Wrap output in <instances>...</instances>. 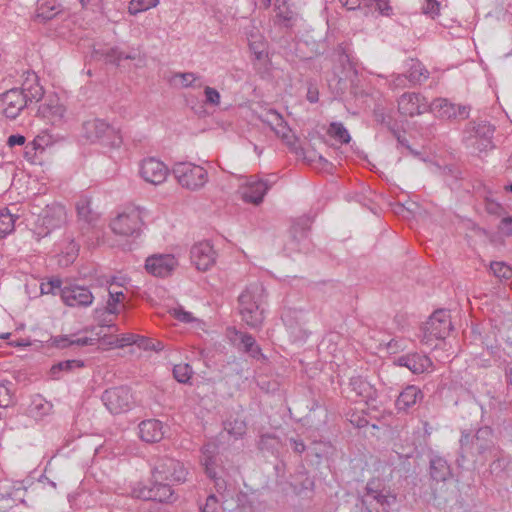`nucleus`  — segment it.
<instances>
[{
	"label": "nucleus",
	"mask_w": 512,
	"mask_h": 512,
	"mask_svg": "<svg viewBox=\"0 0 512 512\" xmlns=\"http://www.w3.org/2000/svg\"><path fill=\"white\" fill-rule=\"evenodd\" d=\"M142 225V210L138 207L127 208L110 223L115 234L133 237L140 235Z\"/></svg>",
	"instance_id": "nucleus-10"
},
{
	"label": "nucleus",
	"mask_w": 512,
	"mask_h": 512,
	"mask_svg": "<svg viewBox=\"0 0 512 512\" xmlns=\"http://www.w3.org/2000/svg\"><path fill=\"white\" fill-rule=\"evenodd\" d=\"M66 109L56 97H50L47 101L39 106L38 115L48 120L52 125L62 122Z\"/></svg>",
	"instance_id": "nucleus-23"
},
{
	"label": "nucleus",
	"mask_w": 512,
	"mask_h": 512,
	"mask_svg": "<svg viewBox=\"0 0 512 512\" xmlns=\"http://www.w3.org/2000/svg\"><path fill=\"white\" fill-rule=\"evenodd\" d=\"M505 378L507 384L512 388V366L509 365L505 369Z\"/></svg>",
	"instance_id": "nucleus-64"
},
{
	"label": "nucleus",
	"mask_w": 512,
	"mask_h": 512,
	"mask_svg": "<svg viewBox=\"0 0 512 512\" xmlns=\"http://www.w3.org/2000/svg\"><path fill=\"white\" fill-rule=\"evenodd\" d=\"M452 329L450 314L447 310L435 311L421 328V341L432 344L433 340H442L449 335Z\"/></svg>",
	"instance_id": "nucleus-8"
},
{
	"label": "nucleus",
	"mask_w": 512,
	"mask_h": 512,
	"mask_svg": "<svg viewBox=\"0 0 512 512\" xmlns=\"http://www.w3.org/2000/svg\"><path fill=\"white\" fill-rule=\"evenodd\" d=\"M15 216L8 209L0 210V239L14 230Z\"/></svg>",
	"instance_id": "nucleus-36"
},
{
	"label": "nucleus",
	"mask_w": 512,
	"mask_h": 512,
	"mask_svg": "<svg viewBox=\"0 0 512 512\" xmlns=\"http://www.w3.org/2000/svg\"><path fill=\"white\" fill-rule=\"evenodd\" d=\"M328 134L341 143H349L351 140L348 130L340 122H332L328 128Z\"/></svg>",
	"instance_id": "nucleus-38"
},
{
	"label": "nucleus",
	"mask_w": 512,
	"mask_h": 512,
	"mask_svg": "<svg viewBox=\"0 0 512 512\" xmlns=\"http://www.w3.org/2000/svg\"><path fill=\"white\" fill-rule=\"evenodd\" d=\"M101 328L98 332L95 333V337H77L74 336H57V337H50L48 342L51 343V346L57 347V348H67L72 346H91L95 345L101 338L105 336L103 334L102 329L104 327H107L109 329L113 328L115 331L117 330L115 324H108L105 320H100Z\"/></svg>",
	"instance_id": "nucleus-15"
},
{
	"label": "nucleus",
	"mask_w": 512,
	"mask_h": 512,
	"mask_svg": "<svg viewBox=\"0 0 512 512\" xmlns=\"http://www.w3.org/2000/svg\"><path fill=\"white\" fill-rule=\"evenodd\" d=\"M66 222V210L61 204L47 205L39 214L36 221L35 234L41 238L48 236L53 230L60 228Z\"/></svg>",
	"instance_id": "nucleus-11"
},
{
	"label": "nucleus",
	"mask_w": 512,
	"mask_h": 512,
	"mask_svg": "<svg viewBox=\"0 0 512 512\" xmlns=\"http://www.w3.org/2000/svg\"><path fill=\"white\" fill-rule=\"evenodd\" d=\"M496 459L490 465V469L492 473H500L502 472L506 465L508 464V460L502 456V451L499 449V453L495 456Z\"/></svg>",
	"instance_id": "nucleus-47"
},
{
	"label": "nucleus",
	"mask_w": 512,
	"mask_h": 512,
	"mask_svg": "<svg viewBox=\"0 0 512 512\" xmlns=\"http://www.w3.org/2000/svg\"><path fill=\"white\" fill-rule=\"evenodd\" d=\"M396 500V495L391 493L389 489L381 488V483L378 480H371L365 487L361 504L365 506L369 512H372V510L379 512V509H381L382 512H387L395 505Z\"/></svg>",
	"instance_id": "nucleus-6"
},
{
	"label": "nucleus",
	"mask_w": 512,
	"mask_h": 512,
	"mask_svg": "<svg viewBox=\"0 0 512 512\" xmlns=\"http://www.w3.org/2000/svg\"><path fill=\"white\" fill-rule=\"evenodd\" d=\"M494 131V126L485 120L472 121L463 132V141L467 148L474 151H487L494 147Z\"/></svg>",
	"instance_id": "nucleus-5"
},
{
	"label": "nucleus",
	"mask_w": 512,
	"mask_h": 512,
	"mask_svg": "<svg viewBox=\"0 0 512 512\" xmlns=\"http://www.w3.org/2000/svg\"><path fill=\"white\" fill-rule=\"evenodd\" d=\"M227 336L230 342L239 351L248 354L251 358L256 360L266 359L264 354L261 352L260 346L256 343V340L252 335L241 332L235 328H228Z\"/></svg>",
	"instance_id": "nucleus-14"
},
{
	"label": "nucleus",
	"mask_w": 512,
	"mask_h": 512,
	"mask_svg": "<svg viewBox=\"0 0 512 512\" xmlns=\"http://www.w3.org/2000/svg\"><path fill=\"white\" fill-rule=\"evenodd\" d=\"M271 186L272 183L269 180L251 176L241 188V197L246 203L259 205Z\"/></svg>",
	"instance_id": "nucleus-17"
},
{
	"label": "nucleus",
	"mask_w": 512,
	"mask_h": 512,
	"mask_svg": "<svg viewBox=\"0 0 512 512\" xmlns=\"http://www.w3.org/2000/svg\"><path fill=\"white\" fill-rule=\"evenodd\" d=\"M277 443H278V441L275 437L270 436V435H264L260 439L259 446H260V449H265V448L273 447Z\"/></svg>",
	"instance_id": "nucleus-58"
},
{
	"label": "nucleus",
	"mask_w": 512,
	"mask_h": 512,
	"mask_svg": "<svg viewBox=\"0 0 512 512\" xmlns=\"http://www.w3.org/2000/svg\"><path fill=\"white\" fill-rule=\"evenodd\" d=\"M396 364L401 367H406L414 374H421L426 372L432 366V361L426 355L408 353L406 355L399 356L396 359Z\"/></svg>",
	"instance_id": "nucleus-22"
},
{
	"label": "nucleus",
	"mask_w": 512,
	"mask_h": 512,
	"mask_svg": "<svg viewBox=\"0 0 512 512\" xmlns=\"http://www.w3.org/2000/svg\"><path fill=\"white\" fill-rule=\"evenodd\" d=\"M139 173L147 183L159 185L166 180L168 168L162 161L149 157L141 162Z\"/></svg>",
	"instance_id": "nucleus-18"
},
{
	"label": "nucleus",
	"mask_w": 512,
	"mask_h": 512,
	"mask_svg": "<svg viewBox=\"0 0 512 512\" xmlns=\"http://www.w3.org/2000/svg\"><path fill=\"white\" fill-rule=\"evenodd\" d=\"M204 103L209 106H218L220 104V93L210 86H206L204 88Z\"/></svg>",
	"instance_id": "nucleus-45"
},
{
	"label": "nucleus",
	"mask_w": 512,
	"mask_h": 512,
	"mask_svg": "<svg viewBox=\"0 0 512 512\" xmlns=\"http://www.w3.org/2000/svg\"><path fill=\"white\" fill-rule=\"evenodd\" d=\"M307 222V219H303L293 225L292 232L297 233L299 231L300 239L293 235L292 239L286 244L285 251L288 253L292 251L302 252L307 249Z\"/></svg>",
	"instance_id": "nucleus-28"
},
{
	"label": "nucleus",
	"mask_w": 512,
	"mask_h": 512,
	"mask_svg": "<svg viewBox=\"0 0 512 512\" xmlns=\"http://www.w3.org/2000/svg\"><path fill=\"white\" fill-rule=\"evenodd\" d=\"M62 281L58 278L50 279L47 282H43L40 285V290L42 294H53L60 295L61 289H63Z\"/></svg>",
	"instance_id": "nucleus-44"
},
{
	"label": "nucleus",
	"mask_w": 512,
	"mask_h": 512,
	"mask_svg": "<svg viewBox=\"0 0 512 512\" xmlns=\"http://www.w3.org/2000/svg\"><path fill=\"white\" fill-rule=\"evenodd\" d=\"M165 481L153 482L150 486H141L135 488L133 493L136 497L143 500H152L158 502H170L173 498V490L171 489L170 482L164 483Z\"/></svg>",
	"instance_id": "nucleus-16"
},
{
	"label": "nucleus",
	"mask_w": 512,
	"mask_h": 512,
	"mask_svg": "<svg viewBox=\"0 0 512 512\" xmlns=\"http://www.w3.org/2000/svg\"><path fill=\"white\" fill-rule=\"evenodd\" d=\"M175 317L182 322L190 323L194 320L190 312L184 311L183 309H176L174 312Z\"/></svg>",
	"instance_id": "nucleus-57"
},
{
	"label": "nucleus",
	"mask_w": 512,
	"mask_h": 512,
	"mask_svg": "<svg viewBox=\"0 0 512 512\" xmlns=\"http://www.w3.org/2000/svg\"><path fill=\"white\" fill-rule=\"evenodd\" d=\"M164 427L157 419L144 420L139 424V436L147 443L160 441L164 436Z\"/></svg>",
	"instance_id": "nucleus-26"
},
{
	"label": "nucleus",
	"mask_w": 512,
	"mask_h": 512,
	"mask_svg": "<svg viewBox=\"0 0 512 512\" xmlns=\"http://www.w3.org/2000/svg\"><path fill=\"white\" fill-rule=\"evenodd\" d=\"M224 430L235 439L242 437L246 432V423L239 417H230L223 423Z\"/></svg>",
	"instance_id": "nucleus-32"
},
{
	"label": "nucleus",
	"mask_w": 512,
	"mask_h": 512,
	"mask_svg": "<svg viewBox=\"0 0 512 512\" xmlns=\"http://www.w3.org/2000/svg\"><path fill=\"white\" fill-rule=\"evenodd\" d=\"M124 297V294L122 291H113L109 289V299L107 301V306L105 310H96V314H116L118 312L117 310V304L121 302V299Z\"/></svg>",
	"instance_id": "nucleus-39"
},
{
	"label": "nucleus",
	"mask_w": 512,
	"mask_h": 512,
	"mask_svg": "<svg viewBox=\"0 0 512 512\" xmlns=\"http://www.w3.org/2000/svg\"><path fill=\"white\" fill-rule=\"evenodd\" d=\"M376 9L382 14L388 16L391 12V7L388 4V0H383L381 2H376Z\"/></svg>",
	"instance_id": "nucleus-60"
},
{
	"label": "nucleus",
	"mask_w": 512,
	"mask_h": 512,
	"mask_svg": "<svg viewBox=\"0 0 512 512\" xmlns=\"http://www.w3.org/2000/svg\"><path fill=\"white\" fill-rule=\"evenodd\" d=\"M499 230L501 233L510 236L512 235V216L504 217L499 224Z\"/></svg>",
	"instance_id": "nucleus-53"
},
{
	"label": "nucleus",
	"mask_w": 512,
	"mask_h": 512,
	"mask_svg": "<svg viewBox=\"0 0 512 512\" xmlns=\"http://www.w3.org/2000/svg\"><path fill=\"white\" fill-rule=\"evenodd\" d=\"M84 363L81 360H65L54 364L50 369V376L52 379L58 380L62 376V372H70L74 368L83 367Z\"/></svg>",
	"instance_id": "nucleus-33"
},
{
	"label": "nucleus",
	"mask_w": 512,
	"mask_h": 512,
	"mask_svg": "<svg viewBox=\"0 0 512 512\" xmlns=\"http://www.w3.org/2000/svg\"><path fill=\"white\" fill-rule=\"evenodd\" d=\"M423 398L422 391L415 385H409L403 389L396 399L395 406L398 412H409L418 401Z\"/></svg>",
	"instance_id": "nucleus-25"
},
{
	"label": "nucleus",
	"mask_w": 512,
	"mask_h": 512,
	"mask_svg": "<svg viewBox=\"0 0 512 512\" xmlns=\"http://www.w3.org/2000/svg\"><path fill=\"white\" fill-rule=\"evenodd\" d=\"M490 269L494 276L500 280H509L512 278V267L501 261H494L490 264Z\"/></svg>",
	"instance_id": "nucleus-40"
},
{
	"label": "nucleus",
	"mask_w": 512,
	"mask_h": 512,
	"mask_svg": "<svg viewBox=\"0 0 512 512\" xmlns=\"http://www.w3.org/2000/svg\"><path fill=\"white\" fill-rule=\"evenodd\" d=\"M152 341L153 339L144 336H137V340H133L132 342L141 349L149 350L150 348H153Z\"/></svg>",
	"instance_id": "nucleus-56"
},
{
	"label": "nucleus",
	"mask_w": 512,
	"mask_h": 512,
	"mask_svg": "<svg viewBox=\"0 0 512 512\" xmlns=\"http://www.w3.org/2000/svg\"><path fill=\"white\" fill-rule=\"evenodd\" d=\"M40 147L37 140H33L24 146V157L31 163L34 162L36 156V150Z\"/></svg>",
	"instance_id": "nucleus-50"
},
{
	"label": "nucleus",
	"mask_w": 512,
	"mask_h": 512,
	"mask_svg": "<svg viewBox=\"0 0 512 512\" xmlns=\"http://www.w3.org/2000/svg\"><path fill=\"white\" fill-rule=\"evenodd\" d=\"M411 64L409 65L408 77L410 84H417L426 80L429 76L428 71L425 67L417 60L411 59Z\"/></svg>",
	"instance_id": "nucleus-34"
},
{
	"label": "nucleus",
	"mask_w": 512,
	"mask_h": 512,
	"mask_svg": "<svg viewBox=\"0 0 512 512\" xmlns=\"http://www.w3.org/2000/svg\"><path fill=\"white\" fill-rule=\"evenodd\" d=\"M351 390L356 393L357 396L363 398L366 404L375 407L378 398L377 389L371 385L368 381L360 376L352 377L349 381Z\"/></svg>",
	"instance_id": "nucleus-24"
},
{
	"label": "nucleus",
	"mask_w": 512,
	"mask_h": 512,
	"mask_svg": "<svg viewBox=\"0 0 512 512\" xmlns=\"http://www.w3.org/2000/svg\"><path fill=\"white\" fill-rule=\"evenodd\" d=\"M331 446L327 442L322 441H314L307 448V453L309 457H315L317 459V463H319L322 458L327 457L330 453Z\"/></svg>",
	"instance_id": "nucleus-35"
},
{
	"label": "nucleus",
	"mask_w": 512,
	"mask_h": 512,
	"mask_svg": "<svg viewBox=\"0 0 512 512\" xmlns=\"http://www.w3.org/2000/svg\"><path fill=\"white\" fill-rule=\"evenodd\" d=\"M13 387L11 381H0V408H7L13 403Z\"/></svg>",
	"instance_id": "nucleus-37"
},
{
	"label": "nucleus",
	"mask_w": 512,
	"mask_h": 512,
	"mask_svg": "<svg viewBox=\"0 0 512 512\" xmlns=\"http://www.w3.org/2000/svg\"><path fill=\"white\" fill-rule=\"evenodd\" d=\"M440 3L437 0H425V4L422 8L423 13L426 15H430L434 18L439 14Z\"/></svg>",
	"instance_id": "nucleus-48"
},
{
	"label": "nucleus",
	"mask_w": 512,
	"mask_h": 512,
	"mask_svg": "<svg viewBox=\"0 0 512 512\" xmlns=\"http://www.w3.org/2000/svg\"><path fill=\"white\" fill-rule=\"evenodd\" d=\"M43 95L38 76L34 72L27 73L20 88H12L1 95L0 107L7 118L15 119L29 104L40 101Z\"/></svg>",
	"instance_id": "nucleus-1"
},
{
	"label": "nucleus",
	"mask_w": 512,
	"mask_h": 512,
	"mask_svg": "<svg viewBox=\"0 0 512 512\" xmlns=\"http://www.w3.org/2000/svg\"><path fill=\"white\" fill-rule=\"evenodd\" d=\"M81 137L90 143H100L108 147H119L122 137L117 129L101 119L87 120L82 124Z\"/></svg>",
	"instance_id": "nucleus-4"
},
{
	"label": "nucleus",
	"mask_w": 512,
	"mask_h": 512,
	"mask_svg": "<svg viewBox=\"0 0 512 512\" xmlns=\"http://www.w3.org/2000/svg\"><path fill=\"white\" fill-rule=\"evenodd\" d=\"M77 215L79 221L94 226L98 220V214L95 213L90 207V201L86 198H81L76 204Z\"/></svg>",
	"instance_id": "nucleus-31"
},
{
	"label": "nucleus",
	"mask_w": 512,
	"mask_h": 512,
	"mask_svg": "<svg viewBox=\"0 0 512 512\" xmlns=\"http://www.w3.org/2000/svg\"><path fill=\"white\" fill-rule=\"evenodd\" d=\"M470 108L466 105H456V119H466L469 116Z\"/></svg>",
	"instance_id": "nucleus-59"
},
{
	"label": "nucleus",
	"mask_w": 512,
	"mask_h": 512,
	"mask_svg": "<svg viewBox=\"0 0 512 512\" xmlns=\"http://www.w3.org/2000/svg\"><path fill=\"white\" fill-rule=\"evenodd\" d=\"M425 97L418 93H404L398 99V110L404 116L413 117L429 110Z\"/></svg>",
	"instance_id": "nucleus-20"
},
{
	"label": "nucleus",
	"mask_w": 512,
	"mask_h": 512,
	"mask_svg": "<svg viewBox=\"0 0 512 512\" xmlns=\"http://www.w3.org/2000/svg\"><path fill=\"white\" fill-rule=\"evenodd\" d=\"M282 320L286 326L293 327L292 310H287L282 314Z\"/></svg>",
	"instance_id": "nucleus-62"
},
{
	"label": "nucleus",
	"mask_w": 512,
	"mask_h": 512,
	"mask_svg": "<svg viewBox=\"0 0 512 512\" xmlns=\"http://www.w3.org/2000/svg\"><path fill=\"white\" fill-rule=\"evenodd\" d=\"M177 266L176 258L171 254H155L149 256L145 262L148 273L156 277H167Z\"/></svg>",
	"instance_id": "nucleus-19"
},
{
	"label": "nucleus",
	"mask_w": 512,
	"mask_h": 512,
	"mask_svg": "<svg viewBox=\"0 0 512 512\" xmlns=\"http://www.w3.org/2000/svg\"><path fill=\"white\" fill-rule=\"evenodd\" d=\"M176 77L181 78V84L184 87H201V83H199L197 85L195 84V82L200 77L197 76L196 74L192 73V72L179 73V74H176Z\"/></svg>",
	"instance_id": "nucleus-46"
},
{
	"label": "nucleus",
	"mask_w": 512,
	"mask_h": 512,
	"mask_svg": "<svg viewBox=\"0 0 512 512\" xmlns=\"http://www.w3.org/2000/svg\"><path fill=\"white\" fill-rule=\"evenodd\" d=\"M65 305L75 308H86L92 305L94 296L90 289L80 285H66L60 291Z\"/></svg>",
	"instance_id": "nucleus-13"
},
{
	"label": "nucleus",
	"mask_w": 512,
	"mask_h": 512,
	"mask_svg": "<svg viewBox=\"0 0 512 512\" xmlns=\"http://www.w3.org/2000/svg\"><path fill=\"white\" fill-rule=\"evenodd\" d=\"M409 84V77L407 74H397L391 81V85L394 88H406Z\"/></svg>",
	"instance_id": "nucleus-52"
},
{
	"label": "nucleus",
	"mask_w": 512,
	"mask_h": 512,
	"mask_svg": "<svg viewBox=\"0 0 512 512\" xmlns=\"http://www.w3.org/2000/svg\"><path fill=\"white\" fill-rule=\"evenodd\" d=\"M25 137L21 134H13V135H10L7 139V145L9 147H14V146H25Z\"/></svg>",
	"instance_id": "nucleus-55"
},
{
	"label": "nucleus",
	"mask_w": 512,
	"mask_h": 512,
	"mask_svg": "<svg viewBox=\"0 0 512 512\" xmlns=\"http://www.w3.org/2000/svg\"><path fill=\"white\" fill-rule=\"evenodd\" d=\"M388 128L393 132V134L395 135V137L397 138V141L400 145L406 147L407 149H409L411 152H413V150L411 149L409 143H408V140L401 136L397 131L393 130L390 125L388 124Z\"/></svg>",
	"instance_id": "nucleus-61"
},
{
	"label": "nucleus",
	"mask_w": 512,
	"mask_h": 512,
	"mask_svg": "<svg viewBox=\"0 0 512 512\" xmlns=\"http://www.w3.org/2000/svg\"><path fill=\"white\" fill-rule=\"evenodd\" d=\"M97 54L108 63L119 65L122 60H135L139 56V52L135 49H132L129 52H124L118 47H111L107 49H103L100 51H96Z\"/></svg>",
	"instance_id": "nucleus-29"
},
{
	"label": "nucleus",
	"mask_w": 512,
	"mask_h": 512,
	"mask_svg": "<svg viewBox=\"0 0 512 512\" xmlns=\"http://www.w3.org/2000/svg\"><path fill=\"white\" fill-rule=\"evenodd\" d=\"M273 131L278 137L285 140L287 143H291V129L289 128L285 120L282 121L281 126L275 127Z\"/></svg>",
	"instance_id": "nucleus-49"
},
{
	"label": "nucleus",
	"mask_w": 512,
	"mask_h": 512,
	"mask_svg": "<svg viewBox=\"0 0 512 512\" xmlns=\"http://www.w3.org/2000/svg\"><path fill=\"white\" fill-rule=\"evenodd\" d=\"M172 173L183 188L191 191L201 189L208 181L207 171L202 166L191 162L175 163Z\"/></svg>",
	"instance_id": "nucleus-7"
},
{
	"label": "nucleus",
	"mask_w": 512,
	"mask_h": 512,
	"mask_svg": "<svg viewBox=\"0 0 512 512\" xmlns=\"http://www.w3.org/2000/svg\"><path fill=\"white\" fill-rule=\"evenodd\" d=\"M267 293L262 283L249 284L238 297V308L242 320L253 329L264 321V304Z\"/></svg>",
	"instance_id": "nucleus-3"
},
{
	"label": "nucleus",
	"mask_w": 512,
	"mask_h": 512,
	"mask_svg": "<svg viewBox=\"0 0 512 512\" xmlns=\"http://www.w3.org/2000/svg\"><path fill=\"white\" fill-rule=\"evenodd\" d=\"M101 400L112 414H119L130 409L132 396L127 387L120 386L105 390Z\"/></svg>",
	"instance_id": "nucleus-12"
},
{
	"label": "nucleus",
	"mask_w": 512,
	"mask_h": 512,
	"mask_svg": "<svg viewBox=\"0 0 512 512\" xmlns=\"http://www.w3.org/2000/svg\"><path fill=\"white\" fill-rule=\"evenodd\" d=\"M190 258L198 270L206 271L215 263L216 253L210 242L202 241L192 246Z\"/></svg>",
	"instance_id": "nucleus-21"
},
{
	"label": "nucleus",
	"mask_w": 512,
	"mask_h": 512,
	"mask_svg": "<svg viewBox=\"0 0 512 512\" xmlns=\"http://www.w3.org/2000/svg\"><path fill=\"white\" fill-rule=\"evenodd\" d=\"M429 110L441 118L456 119V104L447 99H435L430 103Z\"/></svg>",
	"instance_id": "nucleus-30"
},
{
	"label": "nucleus",
	"mask_w": 512,
	"mask_h": 512,
	"mask_svg": "<svg viewBox=\"0 0 512 512\" xmlns=\"http://www.w3.org/2000/svg\"><path fill=\"white\" fill-rule=\"evenodd\" d=\"M259 119L264 124L268 125L272 131L274 130L275 127L281 126V123L284 120L282 115L273 109H269L262 113L259 116Z\"/></svg>",
	"instance_id": "nucleus-41"
},
{
	"label": "nucleus",
	"mask_w": 512,
	"mask_h": 512,
	"mask_svg": "<svg viewBox=\"0 0 512 512\" xmlns=\"http://www.w3.org/2000/svg\"><path fill=\"white\" fill-rule=\"evenodd\" d=\"M277 16L281 19V21L283 23H285L286 25H288V23H290L293 19V15H292V12H279L277 14Z\"/></svg>",
	"instance_id": "nucleus-63"
},
{
	"label": "nucleus",
	"mask_w": 512,
	"mask_h": 512,
	"mask_svg": "<svg viewBox=\"0 0 512 512\" xmlns=\"http://www.w3.org/2000/svg\"><path fill=\"white\" fill-rule=\"evenodd\" d=\"M429 474L433 481L445 482L452 477V470L445 458L432 455L429 460Z\"/></svg>",
	"instance_id": "nucleus-27"
},
{
	"label": "nucleus",
	"mask_w": 512,
	"mask_h": 512,
	"mask_svg": "<svg viewBox=\"0 0 512 512\" xmlns=\"http://www.w3.org/2000/svg\"><path fill=\"white\" fill-rule=\"evenodd\" d=\"M289 445L293 449L295 453L301 454L304 451L307 450L308 446L304 444V442L301 439L298 438H289Z\"/></svg>",
	"instance_id": "nucleus-54"
},
{
	"label": "nucleus",
	"mask_w": 512,
	"mask_h": 512,
	"mask_svg": "<svg viewBox=\"0 0 512 512\" xmlns=\"http://www.w3.org/2000/svg\"><path fill=\"white\" fill-rule=\"evenodd\" d=\"M201 512H217L218 499L214 494L207 497L205 505L200 507Z\"/></svg>",
	"instance_id": "nucleus-51"
},
{
	"label": "nucleus",
	"mask_w": 512,
	"mask_h": 512,
	"mask_svg": "<svg viewBox=\"0 0 512 512\" xmlns=\"http://www.w3.org/2000/svg\"><path fill=\"white\" fill-rule=\"evenodd\" d=\"M459 443L458 465L470 458L478 456L486 458L487 456H497L499 453V448L495 445L494 432L489 426L479 428L474 436L463 431Z\"/></svg>",
	"instance_id": "nucleus-2"
},
{
	"label": "nucleus",
	"mask_w": 512,
	"mask_h": 512,
	"mask_svg": "<svg viewBox=\"0 0 512 512\" xmlns=\"http://www.w3.org/2000/svg\"><path fill=\"white\" fill-rule=\"evenodd\" d=\"M187 470L183 464L171 457H158L153 464L152 477L156 481L183 483L186 480Z\"/></svg>",
	"instance_id": "nucleus-9"
},
{
	"label": "nucleus",
	"mask_w": 512,
	"mask_h": 512,
	"mask_svg": "<svg viewBox=\"0 0 512 512\" xmlns=\"http://www.w3.org/2000/svg\"><path fill=\"white\" fill-rule=\"evenodd\" d=\"M192 374L193 370L189 364H179L173 368L174 378L180 383H188Z\"/></svg>",
	"instance_id": "nucleus-43"
},
{
	"label": "nucleus",
	"mask_w": 512,
	"mask_h": 512,
	"mask_svg": "<svg viewBox=\"0 0 512 512\" xmlns=\"http://www.w3.org/2000/svg\"><path fill=\"white\" fill-rule=\"evenodd\" d=\"M158 0H131L128 6L129 13L136 15L150 8L156 7Z\"/></svg>",
	"instance_id": "nucleus-42"
}]
</instances>
